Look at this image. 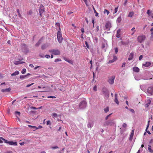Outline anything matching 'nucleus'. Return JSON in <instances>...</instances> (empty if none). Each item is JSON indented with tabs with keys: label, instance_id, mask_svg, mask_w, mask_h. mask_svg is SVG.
<instances>
[{
	"label": "nucleus",
	"instance_id": "nucleus-1",
	"mask_svg": "<svg viewBox=\"0 0 153 153\" xmlns=\"http://www.w3.org/2000/svg\"><path fill=\"white\" fill-rule=\"evenodd\" d=\"M115 124V122L114 121V120L111 119L110 120L106 121L104 124V125L105 126L108 125L111 126L114 125Z\"/></svg>",
	"mask_w": 153,
	"mask_h": 153
},
{
	"label": "nucleus",
	"instance_id": "nucleus-2",
	"mask_svg": "<svg viewBox=\"0 0 153 153\" xmlns=\"http://www.w3.org/2000/svg\"><path fill=\"white\" fill-rule=\"evenodd\" d=\"M146 38L145 35H142L139 36L137 38V41L140 43H142L144 41Z\"/></svg>",
	"mask_w": 153,
	"mask_h": 153
},
{
	"label": "nucleus",
	"instance_id": "nucleus-3",
	"mask_svg": "<svg viewBox=\"0 0 153 153\" xmlns=\"http://www.w3.org/2000/svg\"><path fill=\"white\" fill-rule=\"evenodd\" d=\"M147 94L149 96H151L153 94V86L149 87L147 90Z\"/></svg>",
	"mask_w": 153,
	"mask_h": 153
},
{
	"label": "nucleus",
	"instance_id": "nucleus-4",
	"mask_svg": "<svg viewBox=\"0 0 153 153\" xmlns=\"http://www.w3.org/2000/svg\"><path fill=\"white\" fill-rule=\"evenodd\" d=\"M57 38L59 42L60 43H61L62 40L63 38L62 36V34L60 30L57 32Z\"/></svg>",
	"mask_w": 153,
	"mask_h": 153
},
{
	"label": "nucleus",
	"instance_id": "nucleus-5",
	"mask_svg": "<svg viewBox=\"0 0 153 153\" xmlns=\"http://www.w3.org/2000/svg\"><path fill=\"white\" fill-rule=\"evenodd\" d=\"M49 52L55 55H58L60 54V52L58 50L52 49L49 50Z\"/></svg>",
	"mask_w": 153,
	"mask_h": 153
},
{
	"label": "nucleus",
	"instance_id": "nucleus-6",
	"mask_svg": "<svg viewBox=\"0 0 153 153\" xmlns=\"http://www.w3.org/2000/svg\"><path fill=\"white\" fill-rule=\"evenodd\" d=\"M86 103L85 101L81 102L79 104V107L80 108L82 109L86 107Z\"/></svg>",
	"mask_w": 153,
	"mask_h": 153
},
{
	"label": "nucleus",
	"instance_id": "nucleus-7",
	"mask_svg": "<svg viewBox=\"0 0 153 153\" xmlns=\"http://www.w3.org/2000/svg\"><path fill=\"white\" fill-rule=\"evenodd\" d=\"M115 77V76L114 75L109 77L108 82L109 84H112L114 83Z\"/></svg>",
	"mask_w": 153,
	"mask_h": 153
},
{
	"label": "nucleus",
	"instance_id": "nucleus-8",
	"mask_svg": "<svg viewBox=\"0 0 153 153\" xmlns=\"http://www.w3.org/2000/svg\"><path fill=\"white\" fill-rule=\"evenodd\" d=\"M103 94L106 98H108L109 96V94L108 91L106 90H103L102 91Z\"/></svg>",
	"mask_w": 153,
	"mask_h": 153
},
{
	"label": "nucleus",
	"instance_id": "nucleus-9",
	"mask_svg": "<svg viewBox=\"0 0 153 153\" xmlns=\"http://www.w3.org/2000/svg\"><path fill=\"white\" fill-rule=\"evenodd\" d=\"M111 27V23L109 22H107L105 25V27L106 30H109Z\"/></svg>",
	"mask_w": 153,
	"mask_h": 153
},
{
	"label": "nucleus",
	"instance_id": "nucleus-10",
	"mask_svg": "<svg viewBox=\"0 0 153 153\" xmlns=\"http://www.w3.org/2000/svg\"><path fill=\"white\" fill-rule=\"evenodd\" d=\"M107 45L106 42L105 41H104L102 42L101 47L102 49H104V50H105V47Z\"/></svg>",
	"mask_w": 153,
	"mask_h": 153
},
{
	"label": "nucleus",
	"instance_id": "nucleus-11",
	"mask_svg": "<svg viewBox=\"0 0 153 153\" xmlns=\"http://www.w3.org/2000/svg\"><path fill=\"white\" fill-rule=\"evenodd\" d=\"M49 45V44L48 43H46L42 45L41 46V49L42 50H44L47 48Z\"/></svg>",
	"mask_w": 153,
	"mask_h": 153
},
{
	"label": "nucleus",
	"instance_id": "nucleus-12",
	"mask_svg": "<svg viewBox=\"0 0 153 153\" xmlns=\"http://www.w3.org/2000/svg\"><path fill=\"white\" fill-rule=\"evenodd\" d=\"M11 90V88H6L5 89H2L1 90V92H9Z\"/></svg>",
	"mask_w": 153,
	"mask_h": 153
},
{
	"label": "nucleus",
	"instance_id": "nucleus-13",
	"mask_svg": "<svg viewBox=\"0 0 153 153\" xmlns=\"http://www.w3.org/2000/svg\"><path fill=\"white\" fill-rule=\"evenodd\" d=\"M114 101L117 105L119 104V102L117 100V94H115V99L114 100Z\"/></svg>",
	"mask_w": 153,
	"mask_h": 153
},
{
	"label": "nucleus",
	"instance_id": "nucleus-14",
	"mask_svg": "<svg viewBox=\"0 0 153 153\" xmlns=\"http://www.w3.org/2000/svg\"><path fill=\"white\" fill-rule=\"evenodd\" d=\"M8 144L10 145L16 146L17 145V143L16 142H14L13 141H9L8 142Z\"/></svg>",
	"mask_w": 153,
	"mask_h": 153
},
{
	"label": "nucleus",
	"instance_id": "nucleus-15",
	"mask_svg": "<svg viewBox=\"0 0 153 153\" xmlns=\"http://www.w3.org/2000/svg\"><path fill=\"white\" fill-rule=\"evenodd\" d=\"M134 55V53H130L129 56V58H128V60L129 61H130L133 59V56Z\"/></svg>",
	"mask_w": 153,
	"mask_h": 153
},
{
	"label": "nucleus",
	"instance_id": "nucleus-16",
	"mask_svg": "<svg viewBox=\"0 0 153 153\" xmlns=\"http://www.w3.org/2000/svg\"><path fill=\"white\" fill-rule=\"evenodd\" d=\"M151 63L149 62H146L145 64H142L145 67H148L150 66L151 65Z\"/></svg>",
	"mask_w": 153,
	"mask_h": 153
},
{
	"label": "nucleus",
	"instance_id": "nucleus-17",
	"mask_svg": "<svg viewBox=\"0 0 153 153\" xmlns=\"http://www.w3.org/2000/svg\"><path fill=\"white\" fill-rule=\"evenodd\" d=\"M133 71L136 72H138L139 71L140 69L138 67H135L133 68Z\"/></svg>",
	"mask_w": 153,
	"mask_h": 153
},
{
	"label": "nucleus",
	"instance_id": "nucleus-18",
	"mask_svg": "<svg viewBox=\"0 0 153 153\" xmlns=\"http://www.w3.org/2000/svg\"><path fill=\"white\" fill-rule=\"evenodd\" d=\"M93 123L92 122H89L87 125L88 128H91L92 127H93Z\"/></svg>",
	"mask_w": 153,
	"mask_h": 153
},
{
	"label": "nucleus",
	"instance_id": "nucleus-19",
	"mask_svg": "<svg viewBox=\"0 0 153 153\" xmlns=\"http://www.w3.org/2000/svg\"><path fill=\"white\" fill-rule=\"evenodd\" d=\"M148 146V149L149 151L151 153H153V149H151V146L150 145H149Z\"/></svg>",
	"mask_w": 153,
	"mask_h": 153
},
{
	"label": "nucleus",
	"instance_id": "nucleus-20",
	"mask_svg": "<svg viewBox=\"0 0 153 153\" xmlns=\"http://www.w3.org/2000/svg\"><path fill=\"white\" fill-rule=\"evenodd\" d=\"M151 10H148L147 12V13L148 15L149 16H151L153 18V13L151 14L152 13L151 11H150Z\"/></svg>",
	"mask_w": 153,
	"mask_h": 153
},
{
	"label": "nucleus",
	"instance_id": "nucleus-21",
	"mask_svg": "<svg viewBox=\"0 0 153 153\" xmlns=\"http://www.w3.org/2000/svg\"><path fill=\"white\" fill-rule=\"evenodd\" d=\"M134 129L131 132V135H130V139L131 140L132 139L133 137L134 136Z\"/></svg>",
	"mask_w": 153,
	"mask_h": 153
},
{
	"label": "nucleus",
	"instance_id": "nucleus-22",
	"mask_svg": "<svg viewBox=\"0 0 153 153\" xmlns=\"http://www.w3.org/2000/svg\"><path fill=\"white\" fill-rule=\"evenodd\" d=\"M19 72L18 71H16L14 73L11 74V75L12 76H16L19 74Z\"/></svg>",
	"mask_w": 153,
	"mask_h": 153
},
{
	"label": "nucleus",
	"instance_id": "nucleus-23",
	"mask_svg": "<svg viewBox=\"0 0 153 153\" xmlns=\"http://www.w3.org/2000/svg\"><path fill=\"white\" fill-rule=\"evenodd\" d=\"M134 14V13L133 12H129L128 15V16L129 17H132L133 16Z\"/></svg>",
	"mask_w": 153,
	"mask_h": 153
},
{
	"label": "nucleus",
	"instance_id": "nucleus-24",
	"mask_svg": "<svg viewBox=\"0 0 153 153\" xmlns=\"http://www.w3.org/2000/svg\"><path fill=\"white\" fill-rule=\"evenodd\" d=\"M41 43V40H39L38 42L36 44L35 46L36 47H38Z\"/></svg>",
	"mask_w": 153,
	"mask_h": 153
},
{
	"label": "nucleus",
	"instance_id": "nucleus-25",
	"mask_svg": "<svg viewBox=\"0 0 153 153\" xmlns=\"http://www.w3.org/2000/svg\"><path fill=\"white\" fill-rule=\"evenodd\" d=\"M121 16H119L118 17L117 21V22H118V23H120L121 22Z\"/></svg>",
	"mask_w": 153,
	"mask_h": 153
},
{
	"label": "nucleus",
	"instance_id": "nucleus-26",
	"mask_svg": "<svg viewBox=\"0 0 153 153\" xmlns=\"http://www.w3.org/2000/svg\"><path fill=\"white\" fill-rule=\"evenodd\" d=\"M20 78L22 79H24L27 78V76H26V75L24 76H20Z\"/></svg>",
	"mask_w": 153,
	"mask_h": 153
},
{
	"label": "nucleus",
	"instance_id": "nucleus-27",
	"mask_svg": "<svg viewBox=\"0 0 153 153\" xmlns=\"http://www.w3.org/2000/svg\"><path fill=\"white\" fill-rule=\"evenodd\" d=\"M14 64L16 65H17L20 64V61H14Z\"/></svg>",
	"mask_w": 153,
	"mask_h": 153
},
{
	"label": "nucleus",
	"instance_id": "nucleus-28",
	"mask_svg": "<svg viewBox=\"0 0 153 153\" xmlns=\"http://www.w3.org/2000/svg\"><path fill=\"white\" fill-rule=\"evenodd\" d=\"M1 138L4 141L5 143L8 144V142H9V141H8L7 140H5V139L3 138L2 137H1Z\"/></svg>",
	"mask_w": 153,
	"mask_h": 153
},
{
	"label": "nucleus",
	"instance_id": "nucleus-29",
	"mask_svg": "<svg viewBox=\"0 0 153 153\" xmlns=\"http://www.w3.org/2000/svg\"><path fill=\"white\" fill-rule=\"evenodd\" d=\"M109 107H108L105 108L104 109V111L106 113L108 112L109 111Z\"/></svg>",
	"mask_w": 153,
	"mask_h": 153
},
{
	"label": "nucleus",
	"instance_id": "nucleus-30",
	"mask_svg": "<svg viewBox=\"0 0 153 153\" xmlns=\"http://www.w3.org/2000/svg\"><path fill=\"white\" fill-rule=\"evenodd\" d=\"M28 126L29 127H31V128H33V131H34L36 130V129H35V128H34V127H33V126H31L30 125H28Z\"/></svg>",
	"mask_w": 153,
	"mask_h": 153
},
{
	"label": "nucleus",
	"instance_id": "nucleus-31",
	"mask_svg": "<svg viewBox=\"0 0 153 153\" xmlns=\"http://www.w3.org/2000/svg\"><path fill=\"white\" fill-rule=\"evenodd\" d=\"M53 117H57V114L55 113H54L52 115Z\"/></svg>",
	"mask_w": 153,
	"mask_h": 153
},
{
	"label": "nucleus",
	"instance_id": "nucleus-32",
	"mask_svg": "<svg viewBox=\"0 0 153 153\" xmlns=\"http://www.w3.org/2000/svg\"><path fill=\"white\" fill-rule=\"evenodd\" d=\"M33 127L35 128V129H40L42 128V126H39L38 127H37L36 126H33Z\"/></svg>",
	"mask_w": 153,
	"mask_h": 153
},
{
	"label": "nucleus",
	"instance_id": "nucleus-33",
	"mask_svg": "<svg viewBox=\"0 0 153 153\" xmlns=\"http://www.w3.org/2000/svg\"><path fill=\"white\" fill-rule=\"evenodd\" d=\"M104 14L107 13V15H108L109 13V12L108 10H104Z\"/></svg>",
	"mask_w": 153,
	"mask_h": 153
},
{
	"label": "nucleus",
	"instance_id": "nucleus-34",
	"mask_svg": "<svg viewBox=\"0 0 153 153\" xmlns=\"http://www.w3.org/2000/svg\"><path fill=\"white\" fill-rule=\"evenodd\" d=\"M26 71V69L25 68H23L22 71L21 72L22 74H24L25 73Z\"/></svg>",
	"mask_w": 153,
	"mask_h": 153
},
{
	"label": "nucleus",
	"instance_id": "nucleus-35",
	"mask_svg": "<svg viewBox=\"0 0 153 153\" xmlns=\"http://www.w3.org/2000/svg\"><path fill=\"white\" fill-rule=\"evenodd\" d=\"M45 10H39V13H40V15L41 16V15L42 13H43Z\"/></svg>",
	"mask_w": 153,
	"mask_h": 153
},
{
	"label": "nucleus",
	"instance_id": "nucleus-36",
	"mask_svg": "<svg viewBox=\"0 0 153 153\" xmlns=\"http://www.w3.org/2000/svg\"><path fill=\"white\" fill-rule=\"evenodd\" d=\"M93 90L95 91H97V87L96 85H95L94 86L93 88Z\"/></svg>",
	"mask_w": 153,
	"mask_h": 153
},
{
	"label": "nucleus",
	"instance_id": "nucleus-37",
	"mask_svg": "<svg viewBox=\"0 0 153 153\" xmlns=\"http://www.w3.org/2000/svg\"><path fill=\"white\" fill-rule=\"evenodd\" d=\"M61 61V60L60 59H55L54 60V62H58Z\"/></svg>",
	"mask_w": 153,
	"mask_h": 153
},
{
	"label": "nucleus",
	"instance_id": "nucleus-38",
	"mask_svg": "<svg viewBox=\"0 0 153 153\" xmlns=\"http://www.w3.org/2000/svg\"><path fill=\"white\" fill-rule=\"evenodd\" d=\"M129 110L132 113H134V109L131 108H129Z\"/></svg>",
	"mask_w": 153,
	"mask_h": 153
},
{
	"label": "nucleus",
	"instance_id": "nucleus-39",
	"mask_svg": "<svg viewBox=\"0 0 153 153\" xmlns=\"http://www.w3.org/2000/svg\"><path fill=\"white\" fill-rule=\"evenodd\" d=\"M85 45H86V47H87L89 49V46L88 44V42L86 41H85Z\"/></svg>",
	"mask_w": 153,
	"mask_h": 153
},
{
	"label": "nucleus",
	"instance_id": "nucleus-40",
	"mask_svg": "<svg viewBox=\"0 0 153 153\" xmlns=\"http://www.w3.org/2000/svg\"><path fill=\"white\" fill-rule=\"evenodd\" d=\"M112 114V113L111 114H109V115H107L105 117V120H107L108 118L111 116V115Z\"/></svg>",
	"mask_w": 153,
	"mask_h": 153
},
{
	"label": "nucleus",
	"instance_id": "nucleus-41",
	"mask_svg": "<svg viewBox=\"0 0 153 153\" xmlns=\"http://www.w3.org/2000/svg\"><path fill=\"white\" fill-rule=\"evenodd\" d=\"M150 122V120H149L148 121V124H147V127L146 128V130L149 127V126Z\"/></svg>",
	"mask_w": 153,
	"mask_h": 153
},
{
	"label": "nucleus",
	"instance_id": "nucleus-42",
	"mask_svg": "<svg viewBox=\"0 0 153 153\" xmlns=\"http://www.w3.org/2000/svg\"><path fill=\"white\" fill-rule=\"evenodd\" d=\"M34 84V83H32L30 84H29V85H27L26 87H29L30 86H31V85H33Z\"/></svg>",
	"mask_w": 153,
	"mask_h": 153
},
{
	"label": "nucleus",
	"instance_id": "nucleus-43",
	"mask_svg": "<svg viewBox=\"0 0 153 153\" xmlns=\"http://www.w3.org/2000/svg\"><path fill=\"white\" fill-rule=\"evenodd\" d=\"M15 114L16 115H20V113L19 112L16 111L15 112Z\"/></svg>",
	"mask_w": 153,
	"mask_h": 153
},
{
	"label": "nucleus",
	"instance_id": "nucleus-44",
	"mask_svg": "<svg viewBox=\"0 0 153 153\" xmlns=\"http://www.w3.org/2000/svg\"><path fill=\"white\" fill-rule=\"evenodd\" d=\"M115 52L116 53H117L118 52V49L117 48H115Z\"/></svg>",
	"mask_w": 153,
	"mask_h": 153
},
{
	"label": "nucleus",
	"instance_id": "nucleus-45",
	"mask_svg": "<svg viewBox=\"0 0 153 153\" xmlns=\"http://www.w3.org/2000/svg\"><path fill=\"white\" fill-rule=\"evenodd\" d=\"M94 12L95 13V16H97L98 15V13H97L96 11V10H94Z\"/></svg>",
	"mask_w": 153,
	"mask_h": 153
},
{
	"label": "nucleus",
	"instance_id": "nucleus-46",
	"mask_svg": "<svg viewBox=\"0 0 153 153\" xmlns=\"http://www.w3.org/2000/svg\"><path fill=\"white\" fill-rule=\"evenodd\" d=\"M48 98H55L56 97L54 96H50L48 97Z\"/></svg>",
	"mask_w": 153,
	"mask_h": 153
},
{
	"label": "nucleus",
	"instance_id": "nucleus-47",
	"mask_svg": "<svg viewBox=\"0 0 153 153\" xmlns=\"http://www.w3.org/2000/svg\"><path fill=\"white\" fill-rule=\"evenodd\" d=\"M127 126V124L126 123H123V127L124 128H126Z\"/></svg>",
	"mask_w": 153,
	"mask_h": 153
},
{
	"label": "nucleus",
	"instance_id": "nucleus-48",
	"mask_svg": "<svg viewBox=\"0 0 153 153\" xmlns=\"http://www.w3.org/2000/svg\"><path fill=\"white\" fill-rule=\"evenodd\" d=\"M117 59V57L116 56H114L113 57V60H114V61H116Z\"/></svg>",
	"mask_w": 153,
	"mask_h": 153
},
{
	"label": "nucleus",
	"instance_id": "nucleus-49",
	"mask_svg": "<svg viewBox=\"0 0 153 153\" xmlns=\"http://www.w3.org/2000/svg\"><path fill=\"white\" fill-rule=\"evenodd\" d=\"M116 37L117 38H119L120 37V33H117Z\"/></svg>",
	"mask_w": 153,
	"mask_h": 153
},
{
	"label": "nucleus",
	"instance_id": "nucleus-50",
	"mask_svg": "<svg viewBox=\"0 0 153 153\" xmlns=\"http://www.w3.org/2000/svg\"><path fill=\"white\" fill-rule=\"evenodd\" d=\"M52 149H58L59 148L57 146H55L54 147H53L51 148Z\"/></svg>",
	"mask_w": 153,
	"mask_h": 153
},
{
	"label": "nucleus",
	"instance_id": "nucleus-51",
	"mask_svg": "<svg viewBox=\"0 0 153 153\" xmlns=\"http://www.w3.org/2000/svg\"><path fill=\"white\" fill-rule=\"evenodd\" d=\"M51 124V122L50 121L48 120L47 121V125H50Z\"/></svg>",
	"mask_w": 153,
	"mask_h": 153
},
{
	"label": "nucleus",
	"instance_id": "nucleus-52",
	"mask_svg": "<svg viewBox=\"0 0 153 153\" xmlns=\"http://www.w3.org/2000/svg\"><path fill=\"white\" fill-rule=\"evenodd\" d=\"M45 57L46 58H50V56L49 55H46L45 56Z\"/></svg>",
	"mask_w": 153,
	"mask_h": 153
},
{
	"label": "nucleus",
	"instance_id": "nucleus-53",
	"mask_svg": "<svg viewBox=\"0 0 153 153\" xmlns=\"http://www.w3.org/2000/svg\"><path fill=\"white\" fill-rule=\"evenodd\" d=\"M31 109H33L34 110H36V109H38V108H36V107H31Z\"/></svg>",
	"mask_w": 153,
	"mask_h": 153
},
{
	"label": "nucleus",
	"instance_id": "nucleus-54",
	"mask_svg": "<svg viewBox=\"0 0 153 153\" xmlns=\"http://www.w3.org/2000/svg\"><path fill=\"white\" fill-rule=\"evenodd\" d=\"M143 55H140L139 57V60H141L143 58Z\"/></svg>",
	"mask_w": 153,
	"mask_h": 153
},
{
	"label": "nucleus",
	"instance_id": "nucleus-55",
	"mask_svg": "<svg viewBox=\"0 0 153 153\" xmlns=\"http://www.w3.org/2000/svg\"><path fill=\"white\" fill-rule=\"evenodd\" d=\"M114 62V60H113V59L111 60H110L109 61V63H112L113 62Z\"/></svg>",
	"mask_w": 153,
	"mask_h": 153
},
{
	"label": "nucleus",
	"instance_id": "nucleus-56",
	"mask_svg": "<svg viewBox=\"0 0 153 153\" xmlns=\"http://www.w3.org/2000/svg\"><path fill=\"white\" fill-rule=\"evenodd\" d=\"M125 65H126V63L125 62H124V63H123V65H122V67H125Z\"/></svg>",
	"mask_w": 153,
	"mask_h": 153
},
{
	"label": "nucleus",
	"instance_id": "nucleus-57",
	"mask_svg": "<svg viewBox=\"0 0 153 153\" xmlns=\"http://www.w3.org/2000/svg\"><path fill=\"white\" fill-rule=\"evenodd\" d=\"M147 103L150 105V104L151 102V100H147Z\"/></svg>",
	"mask_w": 153,
	"mask_h": 153
},
{
	"label": "nucleus",
	"instance_id": "nucleus-58",
	"mask_svg": "<svg viewBox=\"0 0 153 153\" xmlns=\"http://www.w3.org/2000/svg\"><path fill=\"white\" fill-rule=\"evenodd\" d=\"M56 26H58L59 27L60 26V24L59 23H56Z\"/></svg>",
	"mask_w": 153,
	"mask_h": 153
},
{
	"label": "nucleus",
	"instance_id": "nucleus-59",
	"mask_svg": "<svg viewBox=\"0 0 153 153\" xmlns=\"http://www.w3.org/2000/svg\"><path fill=\"white\" fill-rule=\"evenodd\" d=\"M81 30L82 33H84V30L83 28H82Z\"/></svg>",
	"mask_w": 153,
	"mask_h": 153
},
{
	"label": "nucleus",
	"instance_id": "nucleus-60",
	"mask_svg": "<svg viewBox=\"0 0 153 153\" xmlns=\"http://www.w3.org/2000/svg\"><path fill=\"white\" fill-rule=\"evenodd\" d=\"M6 153H13V152L11 151H9L6 152Z\"/></svg>",
	"mask_w": 153,
	"mask_h": 153
},
{
	"label": "nucleus",
	"instance_id": "nucleus-61",
	"mask_svg": "<svg viewBox=\"0 0 153 153\" xmlns=\"http://www.w3.org/2000/svg\"><path fill=\"white\" fill-rule=\"evenodd\" d=\"M17 11L19 14V17H21V15L20 14V13H19V10H17Z\"/></svg>",
	"mask_w": 153,
	"mask_h": 153
},
{
	"label": "nucleus",
	"instance_id": "nucleus-62",
	"mask_svg": "<svg viewBox=\"0 0 153 153\" xmlns=\"http://www.w3.org/2000/svg\"><path fill=\"white\" fill-rule=\"evenodd\" d=\"M120 29H119L117 30V33H120Z\"/></svg>",
	"mask_w": 153,
	"mask_h": 153
},
{
	"label": "nucleus",
	"instance_id": "nucleus-63",
	"mask_svg": "<svg viewBox=\"0 0 153 153\" xmlns=\"http://www.w3.org/2000/svg\"><path fill=\"white\" fill-rule=\"evenodd\" d=\"M128 1L127 0H126L125 1V2L124 3V4L125 5H126V3H127Z\"/></svg>",
	"mask_w": 153,
	"mask_h": 153
},
{
	"label": "nucleus",
	"instance_id": "nucleus-64",
	"mask_svg": "<svg viewBox=\"0 0 153 153\" xmlns=\"http://www.w3.org/2000/svg\"><path fill=\"white\" fill-rule=\"evenodd\" d=\"M149 105V104L148 103H147L146 105L145 106L146 107H148Z\"/></svg>",
	"mask_w": 153,
	"mask_h": 153
}]
</instances>
